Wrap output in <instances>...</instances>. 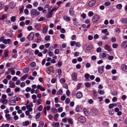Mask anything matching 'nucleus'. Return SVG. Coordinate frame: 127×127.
I'll list each match as a JSON object with an SVG mask.
<instances>
[{
	"instance_id": "obj_15",
	"label": "nucleus",
	"mask_w": 127,
	"mask_h": 127,
	"mask_svg": "<svg viewBox=\"0 0 127 127\" xmlns=\"http://www.w3.org/2000/svg\"><path fill=\"white\" fill-rule=\"evenodd\" d=\"M9 103L10 105H14L16 104V102L14 100H10L9 101Z\"/></svg>"
},
{
	"instance_id": "obj_45",
	"label": "nucleus",
	"mask_w": 127,
	"mask_h": 127,
	"mask_svg": "<svg viewBox=\"0 0 127 127\" xmlns=\"http://www.w3.org/2000/svg\"><path fill=\"white\" fill-rule=\"evenodd\" d=\"M60 51L58 49H56L54 51V53L56 54H58L59 53Z\"/></svg>"
},
{
	"instance_id": "obj_35",
	"label": "nucleus",
	"mask_w": 127,
	"mask_h": 127,
	"mask_svg": "<svg viewBox=\"0 0 127 127\" xmlns=\"http://www.w3.org/2000/svg\"><path fill=\"white\" fill-rule=\"evenodd\" d=\"M52 15V12L50 11L47 15V16L48 18H51Z\"/></svg>"
},
{
	"instance_id": "obj_16",
	"label": "nucleus",
	"mask_w": 127,
	"mask_h": 127,
	"mask_svg": "<svg viewBox=\"0 0 127 127\" xmlns=\"http://www.w3.org/2000/svg\"><path fill=\"white\" fill-rule=\"evenodd\" d=\"M10 86L9 87L11 88H14L15 87V85L14 82L12 81H10L9 83Z\"/></svg>"
},
{
	"instance_id": "obj_19",
	"label": "nucleus",
	"mask_w": 127,
	"mask_h": 127,
	"mask_svg": "<svg viewBox=\"0 0 127 127\" xmlns=\"http://www.w3.org/2000/svg\"><path fill=\"white\" fill-rule=\"evenodd\" d=\"M69 14L70 15L72 16H73L74 15V12L73 8H71L69 10Z\"/></svg>"
},
{
	"instance_id": "obj_62",
	"label": "nucleus",
	"mask_w": 127,
	"mask_h": 127,
	"mask_svg": "<svg viewBox=\"0 0 127 127\" xmlns=\"http://www.w3.org/2000/svg\"><path fill=\"white\" fill-rule=\"evenodd\" d=\"M26 8H32V6L30 4H28L26 6Z\"/></svg>"
},
{
	"instance_id": "obj_63",
	"label": "nucleus",
	"mask_w": 127,
	"mask_h": 127,
	"mask_svg": "<svg viewBox=\"0 0 127 127\" xmlns=\"http://www.w3.org/2000/svg\"><path fill=\"white\" fill-rule=\"evenodd\" d=\"M42 100L41 99H38L37 102L36 103V104L37 105H39L41 104V101Z\"/></svg>"
},
{
	"instance_id": "obj_38",
	"label": "nucleus",
	"mask_w": 127,
	"mask_h": 127,
	"mask_svg": "<svg viewBox=\"0 0 127 127\" xmlns=\"http://www.w3.org/2000/svg\"><path fill=\"white\" fill-rule=\"evenodd\" d=\"M101 57L102 58H104L106 56V54L105 53H103L101 54Z\"/></svg>"
},
{
	"instance_id": "obj_24",
	"label": "nucleus",
	"mask_w": 127,
	"mask_h": 127,
	"mask_svg": "<svg viewBox=\"0 0 127 127\" xmlns=\"http://www.w3.org/2000/svg\"><path fill=\"white\" fill-rule=\"evenodd\" d=\"M81 110V108L79 105H77L76 107L75 110L76 112H79Z\"/></svg>"
},
{
	"instance_id": "obj_55",
	"label": "nucleus",
	"mask_w": 127,
	"mask_h": 127,
	"mask_svg": "<svg viewBox=\"0 0 127 127\" xmlns=\"http://www.w3.org/2000/svg\"><path fill=\"white\" fill-rule=\"evenodd\" d=\"M70 101V100L69 98H67L65 100V102L66 103L68 104Z\"/></svg>"
},
{
	"instance_id": "obj_32",
	"label": "nucleus",
	"mask_w": 127,
	"mask_h": 127,
	"mask_svg": "<svg viewBox=\"0 0 127 127\" xmlns=\"http://www.w3.org/2000/svg\"><path fill=\"white\" fill-rule=\"evenodd\" d=\"M10 20L11 22H14L16 20V17L15 16H13L12 17L10 18Z\"/></svg>"
},
{
	"instance_id": "obj_43",
	"label": "nucleus",
	"mask_w": 127,
	"mask_h": 127,
	"mask_svg": "<svg viewBox=\"0 0 127 127\" xmlns=\"http://www.w3.org/2000/svg\"><path fill=\"white\" fill-rule=\"evenodd\" d=\"M48 55L50 57H52L54 55V54L51 51H49L48 52Z\"/></svg>"
},
{
	"instance_id": "obj_7",
	"label": "nucleus",
	"mask_w": 127,
	"mask_h": 127,
	"mask_svg": "<svg viewBox=\"0 0 127 127\" xmlns=\"http://www.w3.org/2000/svg\"><path fill=\"white\" fill-rule=\"evenodd\" d=\"M33 104L32 103H30L29 104L26 106L27 108L29 111L31 112L32 110V107H33Z\"/></svg>"
},
{
	"instance_id": "obj_20",
	"label": "nucleus",
	"mask_w": 127,
	"mask_h": 127,
	"mask_svg": "<svg viewBox=\"0 0 127 127\" xmlns=\"http://www.w3.org/2000/svg\"><path fill=\"white\" fill-rule=\"evenodd\" d=\"M76 95L78 98H81L82 96V94L80 92H78L77 93Z\"/></svg>"
},
{
	"instance_id": "obj_46",
	"label": "nucleus",
	"mask_w": 127,
	"mask_h": 127,
	"mask_svg": "<svg viewBox=\"0 0 127 127\" xmlns=\"http://www.w3.org/2000/svg\"><path fill=\"white\" fill-rule=\"evenodd\" d=\"M63 95L61 97V99L62 101H64V100L66 96L65 95Z\"/></svg>"
},
{
	"instance_id": "obj_39",
	"label": "nucleus",
	"mask_w": 127,
	"mask_h": 127,
	"mask_svg": "<svg viewBox=\"0 0 127 127\" xmlns=\"http://www.w3.org/2000/svg\"><path fill=\"white\" fill-rule=\"evenodd\" d=\"M114 112L113 110H110L109 111V113L110 115H112L113 114Z\"/></svg>"
},
{
	"instance_id": "obj_22",
	"label": "nucleus",
	"mask_w": 127,
	"mask_h": 127,
	"mask_svg": "<svg viewBox=\"0 0 127 127\" xmlns=\"http://www.w3.org/2000/svg\"><path fill=\"white\" fill-rule=\"evenodd\" d=\"M63 18L65 20L67 21H69L70 20V19L69 17L67 16H64V17Z\"/></svg>"
},
{
	"instance_id": "obj_13",
	"label": "nucleus",
	"mask_w": 127,
	"mask_h": 127,
	"mask_svg": "<svg viewBox=\"0 0 127 127\" xmlns=\"http://www.w3.org/2000/svg\"><path fill=\"white\" fill-rule=\"evenodd\" d=\"M104 68V66H102L98 68V72L100 74H102L103 72V69Z\"/></svg>"
},
{
	"instance_id": "obj_34",
	"label": "nucleus",
	"mask_w": 127,
	"mask_h": 127,
	"mask_svg": "<svg viewBox=\"0 0 127 127\" xmlns=\"http://www.w3.org/2000/svg\"><path fill=\"white\" fill-rule=\"evenodd\" d=\"M98 92L99 94L101 95L105 93L104 91L101 90H98Z\"/></svg>"
},
{
	"instance_id": "obj_25",
	"label": "nucleus",
	"mask_w": 127,
	"mask_h": 127,
	"mask_svg": "<svg viewBox=\"0 0 127 127\" xmlns=\"http://www.w3.org/2000/svg\"><path fill=\"white\" fill-rule=\"evenodd\" d=\"M51 111L54 113H55L57 112V109L55 108H52L51 109Z\"/></svg>"
},
{
	"instance_id": "obj_41",
	"label": "nucleus",
	"mask_w": 127,
	"mask_h": 127,
	"mask_svg": "<svg viewBox=\"0 0 127 127\" xmlns=\"http://www.w3.org/2000/svg\"><path fill=\"white\" fill-rule=\"evenodd\" d=\"M45 18L44 17H41L38 20V21H41L45 20Z\"/></svg>"
},
{
	"instance_id": "obj_49",
	"label": "nucleus",
	"mask_w": 127,
	"mask_h": 127,
	"mask_svg": "<svg viewBox=\"0 0 127 127\" xmlns=\"http://www.w3.org/2000/svg\"><path fill=\"white\" fill-rule=\"evenodd\" d=\"M50 106L48 105L46 107H45V108H44V109H46V110H50Z\"/></svg>"
},
{
	"instance_id": "obj_18",
	"label": "nucleus",
	"mask_w": 127,
	"mask_h": 127,
	"mask_svg": "<svg viewBox=\"0 0 127 127\" xmlns=\"http://www.w3.org/2000/svg\"><path fill=\"white\" fill-rule=\"evenodd\" d=\"M28 76V75L27 74H26L25 75H24L21 78V81H23L25 80L26 78Z\"/></svg>"
},
{
	"instance_id": "obj_29",
	"label": "nucleus",
	"mask_w": 127,
	"mask_h": 127,
	"mask_svg": "<svg viewBox=\"0 0 127 127\" xmlns=\"http://www.w3.org/2000/svg\"><path fill=\"white\" fill-rule=\"evenodd\" d=\"M48 28V27H47V28L45 27L43 29L42 32L43 33H46L47 31Z\"/></svg>"
},
{
	"instance_id": "obj_12",
	"label": "nucleus",
	"mask_w": 127,
	"mask_h": 127,
	"mask_svg": "<svg viewBox=\"0 0 127 127\" xmlns=\"http://www.w3.org/2000/svg\"><path fill=\"white\" fill-rule=\"evenodd\" d=\"M121 46L124 48H127V41H125L123 42Z\"/></svg>"
},
{
	"instance_id": "obj_53",
	"label": "nucleus",
	"mask_w": 127,
	"mask_h": 127,
	"mask_svg": "<svg viewBox=\"0 0 127 127\" xmlns=\"http://www.w3.org/2000/svg\"><path fill=\"white\" fill-rule=\"evenodd\" d=\"M67 118H64L62 119V121L64 123H66L67 122Z\"/></svg>"
},
{
	"instance_id": "obj_50",
	"label": "nucleus",
	"mask_w": 127,
	"mask_h": 127,
	"mask_svg": "<svg viewBox=\"0 0 127 127\" xmlns=\"http://www.w3.org/2000/svg\"><path fill=\"white\" fill-rule=\"evenodd\" d=\"M59 116V115L58 114H56L54 115V120L56 121L57 120V118Z\"/></svg>"
},
{
	"instance_id": "obj_3",
	"label": "nucleus",
	"mask_w": 127,
	"mask_h": 127,
	"mask_svg": "<svg viewBox=\"0 0 127 127\" xmlns=\"http://www.w3.org/2000/svg\"><path fill=\"white\" fill-rule=\"evenodd\" d=\"M34 33L33 32L30 33L27 36L28 39L30 40H32L34 39Z\"/></svg>"
},
{
	"instance_id": "obj_10",
	"label": "nucleus",
	"mask_w": 127,
	"mask_h": 127,
	"mask_svg": "<svg viewBox=\"0 0 127 127\" xmlns=\"http://www.w3.org/2000/svg\"><path fill=\"white\" fill-rule=\"evenodd\" d=\"M105 49L107 51L110 52L112 51L111 47L109 45L107 44H106L104 47Z\"/></svg>"
},
{
	"instance_id": "obj_6",
	"label": "nucleus",
	"mask_w": 127,
	"mask_h": 127,
	"mask_svg": "<svg viewBox=\"0 0 127 127\" xmlns=\"http://www.w3.org/2000/svg\"><path fill=\"white\" fill-rule=\"evenodd\" d=\"M34 26L35 28L37 30L40 31H41L42 29L41 28V26L40 24L35 23L34 24Z\"/></svg>"
},
{
	"instance_id": "obj_14",
	"label": "nucleus",
	"mask_w": 127,
	"mask_h": 127,
	"mask_svg": "<svg viewBox=\"0 0 127 127\" xmlns=\"http://www.w3.org/2000/svg\"><path fill=\"white\" fill-rule=\"evenodd\" d=\"M91 112L92 113V115L93 116L96 115L98 113V111L96 109H93Z\"/></svg>"
},
{
	"instance_id": "obj_4",
	"label": "nucleus",
	"mask_w": 127,
	"mask_h": 127,
	"mask_svg": "<svg viewBox=\"0 0 127 127\" xmlns=\"http://www.w3.org/2000/svg\"><path fill=\"white\" fill-rule=\"evenodd\" d=\"M99 18L100 17L98 15H95L93 17L92 21L94 22H96L98 21Z\"/></svg>"
},
{
	"instance_id": "obj_37",
	"label": "nucleus",
	"mask_w": 127,
	"mask_h": 127,
	"mask_svg": "<svg viewBox=\"0 0 127 127\" xmlns=\"http://www.w3.org/2000/svg\"><path fill=\"white\" fill-rule=\"evenodd\" d=\"M43 106L42 105H40L38 108L37 110L39 111H41L43 109Z\"/></svg>"
},
{
	"instance_id": "obj_21",
	"label": "nucleus",
	"mask_w": 127,
	"mask_h": 127,
	"mask_svg": "<svg viewBox=\"0 0 127 127\" xmlns=\"http://www.w3.org/2000/svg\"><path fill=\"white\" fill-rule=\"evenodd\" d=\"M121 22L122 23H127V18H122L121 20Z\"/></svg>"
},
{
	"instance_id": "obj_11",
	"label": "nucleus",
	"mask_w": 127,
	"mask_h": 127,
	"mask_svg": "<svg viewBox=\"0 0 127 127\" xmlns=\"http://www.w3.org/2000/svg\"><path fill=\"white\" fill-rule=\"evenodd\" d=\"M121 67L123 71L125 72H127V66L126 65L124 64H122Z\"/></svg>"
},
{
	"instance_id": "obj_56",
	"label": "nucleus",
	"mask_w": 127,
	"mask_h": 127,
	"mask_svg": "<svg viewBox=\"0 0 127 127\" xmlns=\"http://www.w3.org/2000/svg\"><path fill=\"white\" fill-rule=\"evenodd\" d=\"M5 117L6 118H8L7 119V120L9 121L11 119V118L9 117L10 116V115L9 114H6L5 115Z\"/></svg>"
},
{
	"instance_id": "obj_57",
	"label": "nucleus",
	"mask_w": 127,
	"mask_h": 127,
	"mask_svg": "<svg viewBox=\"0 0 127 127\" xmlns=\"http://www.w3.org/2000/svg\"><path fill=\"white\" fill-rule=\"evenodd\" d=\"M40 116V113H39L37 114L36 115V119H38Z\"/></svg>"
},
{
	"instance_id": "obj_64",
	"label": "nucleus",
	"mask_w": 127,
	"mask_h": 127,
	"mask_svg": "<svg viewBox=\"0 0 127 127\" xmlns=\"http://www.w3.org/2000/svg\"><path fill=\"white\" fill-rule=\"evenodd\" d=\"M39 125L40 127H42L44 125V122L43 121H41L40 122Z\"/></svg>"
},
{
	"instance_id": "obj_40",
	"label": "nucleus",
	"mask_w": 127,
	"mask_h": 127,
	"mask_svg": "<svg viewBox=\"0 0 127 127\" xmlns=\"http://www.w3.org/2000/svg\"><path fill=\"white\" fill-rule=\"evenodd\" d=\"M60 81L61 83H64L65 82V79L64 78H62L60 79Z\"/></svg>"
},
{
	"instance_id": "obj_61",
	"label": "nucleus",
	"mask_w": 127,
	"mask_h": 127,
	"mask_svg": "<svg viewBox=\"0 0 127 127\" xmlns=\"http://www.w3.org/2000/svg\"><path fill=\"white\" fill-rule=\"evenodd\" d=\"M31 89V88L29 87H28L25 90L27 92H29L30 91Z\"/></svg>"
},
{
	"instance_id": "obj_36",
	"label": "nucleus",
	"mask_w": 127,
	"mask_h": 127,
	"mask_svg": "<svg viewBox=\"0 0 127 127\" xmlns=\"http://www.w3.org/2000/svg\"><path fill=\"white\" fill-rule=\"evenodd\" d=\"M83 111L84 113L86 115H88L89 114L87 109L86 108H84Z\"/></svg>"
},
{
	"instance_id": "obj_44",
	"label": "nucleus",
	"mask_w": 127,
	"mask_h": 127,
	"mask_svg": "<svg viewBox=\"0 0 127 127\" xmlns=\"http://www.w3.org/2000/svg\"><path fill=\"white\" fill-rule=\"evenodd\" d=\"M50 36L49 35H47L45 37V39L46 41H48L50 39Z\"/></svg>"
},
{
	"instance_id": "obj_2",
	"label": "nucleus",
	"mask_w": 127,
	"mask_h": 127,
	"mask_svg": "<svg viewBox=\"0 0 127 127\" xmlns=\"http://www.w3.org/2000/svg\"><path fill=\"white\" fill-rule=\"evenodd\" d=\"M78 121L81 123H84L86 121V118L84 116H81L78 117Z\"/></svg>"
},
{
	"instance_id": "obj_58",
	"label": "nucleus",
	"mask_w": 127,
	"mask_h": 127,
	"mask_svg": "<svg viewBox=\"0 0 127 127\" xmlns=\"http://www.w3.org/2000/svg\"><path fill=\"white\" fill-rule=\"evenodd\" d=\"M7 98L6 95L4 94H2V95L1 98L3 99H5Z\"/></svg>"
},
{
	"instance_id": "obj_54",
	"label": "nucleus",
	"mask_w": 127,
	"mask_h": 127,
	"mask_svg": "<svg viewBox=\"0 0 127 127\" xmlns=\"http://www.w3.org/2000/svg\"><path fill=\"white\" fill-rule=\"evenodd\" d=\"M68 123L71 124L73 123L72 120L70 119H68Z\"/></svg>"
},
{
	"instance_id": "obj_27",
	"label": "nucleus",
	"mask_w": 127,
	"mask_h": 127,
	"mask_svg": "<svg viewBox=\"0 0 127 127\" xmlns=\"http://www.w3.org/2000/svg\"><path fill=\"white\" fill-rule=\"evenodd\" d=\"M8 52L9 51L8 50H5L4 51V54L5 57H6L8 56Z\"/></svg>"
},
{
	"instance_id": "obj_48",
	"label": "nucleus",
	"mask_w": 127,
	"mask_h": 127,
	"mask_svg": "<svg viewBox=\"0 0 127 127\" xmlns=\"http://www.w3.org/2000/svg\"><path fill=\"white\" fill-rule=\"evenodd\" d=\"M20 98L19 97L15 96L14 98V100L16 102V101H17Z\"/></svg>"
},
{
	"instance_id": "obj_8",
	"label": "nucleus",
	"mask_w": 127,
	"mask_h": 127,
	"mask_svg": "<svg viewBox=\"0 0 127 127\" xmlns=\"http://www.w3.org/2000/svg\"><path fill=\"white\" fill-rule=\"evenodd\" d=\"M95 0H92L90 1L88 4V6L90 7H91L95 4Z\"/></svg>"
},
{
	"instance_id": "obj_47",
	"label": "nucleus",
	"mask_w": 127,
	"mask_h": 127,
	"mask_svg": "<svg viewBox=\"0 0 127 127\" xmlns=\"http://www.w3.org/2000/svg\"><path fill=\"white\" fill-rule=\"evenodd\" d=\"M76 43V42L75 41H72L70 42V45L71 46H73L74 45L75 43Z\"/></svg>"
},
{
	"instance_id": "obj_59",
	"label": "nucleus",
	"mask_w": 127,
	"mask_h": 127,
	"mask_svg": "<svg viewBox=\"0 0 127 127\" xmlns=\"http://www.w3.org/2000/svg\"><path fill=\"white\" fill-rule=\"evenodd\" d=\"M111 68V66L109 65H107L106 66V67H105L106 69L107 70L109 69H110Z\"/></svg>"
},
{
	"instance_id": "obj_31",
	"label": "nucleus",
	"mask_w": 127,
	"mask_h": 127,
	"mask_svg": "<svg viewBox=\"0 0 127 127\" xmlns=\"http://www.w3.org/2000/svg\"><path fill=\"white\" fill-rule=\"evenodd\" d=\"M85 78L86 79L85 80L86 81H87V79H88L90 77V75L89 74L86 73L85 74Z\"/></svg>"
},
{
	"instance_id": "obj_26",
	"label": "nucleus",
	"mask_w": 127,
	"mask_h": 127,
	"mask_svg": "<svg viewBox=\"0 0 127 127\" xmlns=\"http://www.w3.org/2000/svg\"><path fill=\"white\" fill-rule=\"evenodd\" d=\"M1 102L2 104H5L7 103L8 100L6 99H3L2 100Z\"/></svg>"
},
{
	"instance_id": "obj_5",
	"label": "nucleus",
	"mask_w": 127,
	"mask_h": 127,
	"mask_svg": "<svg viewBox=\"0 0 127 127\" xmlns=\"http://www.w3.org/2000/svg\"><path fill=\"white\" fill-rule=\"evenodd\" d=\"M3 43L5 44H8L9 45L11 44L12 43V41L11 39H5L3 40Z\"/></svg>"
},
{
	"instance_id": "obj_17",
	"label": "nucleus",
	"mask_w": 127,
	"mask_h": 127,
	"mask_svg": "<svg viewBox=\"0 0 127 127\" xmlns=\"http://www.w3.org/2000/svg\"><path fill=\"white\" fill-rule=\"evenodd\" d=\"M101 32L102 33H105L106 35H108L109 34V33L107 31V30L106 29L102 30Z\"/></svg>"
},
{
	"instance_id": "obj_30",
	"label": "nucleus",
	"mask_w": 127,
	"mask_h": 127,
	"mask_svg": "<svg viewBox=\"0 0 127 127\" xmlns=\"http://www.w3.org/2000/svg\"><path fill=\"white\" fill-rule=\"evenodd\" d=\"M7 17V16L6 15H4L2 16L0 18V20H2L4 19Z\"/></svg>"
},
{
	"instance_id": "obj_1",
	"label": "nucleus",
	"mask_w": 127,
	"mask_h": 127,
	"mask_svg": "<svg viewBox=\"0 0 127 127\" xmlns=\"http://www.w3.org/2000/svg\"><path fill=\"white\" fill-rule=\"evenodd\" d=\"M30 12L31 16L33 18H34L36 16H38L40 14L39 12L34 9H32L31 10Z\"/></svg>"
},
{
	"instance_id": "obj_42",
	"label": "nucleus",
	"mask_w": 127,
	"mask_h": 127,
	"mask_svg": "<svg viewBox=\"0 0 127 127\" xmlns=\"http://www.w3.org/2000/svg\"><path fill=\"white\" fill-rule=\"evenodd\" d=\"M102 125L104 126H106L108 125V123L107 122H103L102 123Z\"/></svg>"
},
{
	"instance_id": "obj_33",
	"label": "nucleus",
	"mask_w": 127,
	"mask_h": 127,
	"mask_svg": "<svg viewBox=\"0 0 127 127\" xmlns=\"http://www.w3.org/2000/svg\"><path fill=\"white\" fill-rule=\"evenodd\" d=\"M122 7V5L121 4H118L117 5L116 8L117 9H121Z\"/></svg>"
},
{
	"instance_id": "obj_52",
	"label": "nucleus",
	"mask_w": 127,
	"mask_h": 127,
	"mask_svg": "<svg viewBox=\"0 0 127 127\" xmlns=\"http://www.w3.org/2000/svg\"><path fill=\"white\" fill-rule=\"evenodd\" d=\"M36 64L34 62H32L30 64V66L32 67H33Z\"/></svg>"
},
{
	"instance_id": "obj_51",
	"label": "nucleus",
	"mask_w": 127,
	"mask_h": 127,
	"mask_svg": "<svg viewBox=\"0 0 127 127\" xmlns=\"http://www.w3.org/2000/svg\"><path fill=\"white\" fill-rule=\"evenodd\" d=\"M32 27L31 26H29L27 28V29L29 31H31L32 30Z\"/></svg>"
},
{
	"instance_id": "obj_9",
	"label": "nucleus",
	"mask_w": 127,
	"mask_h": 127,
	"mask_svg": "<svg viewBox=\"0 0 127 127\" xmlns=\"http://www.w3.org/2000/svg\"><path fill=\"white\" fill-rule=\"evenodd\" d=\"M72 79L74 81H76L77 80V73L75 72L72 73Z\"/></svg>"
},
{
	"instance_id": "obj_28",
	"label": "nucleus",
	"mask_w": 127,
	"mask_h": 127,
	"mask_svg": "<svg viewBox=\"0 0 127 127\" xmlns=\"http://www.w3.org/2000/svg\"><path fill=\"white\" fill-rule=\"evenodd\" d=\"M9 5L11 6V8H13L15 6V4L14 3L12 2H11L10 4Z\"/></svg>"
},
{
	"instance_id": "obj_23",
	"label": "nucleus",
	"mask_w": 127,
	"mask_h": 127,
	"mask_svg": "<svg viewBox=\"0 0 127 127\" xmlns=\"http://www.w3.org/2000/svg\"><path fill=\"white\" fill-rule=\"evenodd\" d=\"M29 121H27L26 122H24L23 123V126H27L29 125Z\"/></svg>"
},
{
	"instance_id": "obj_60",
	"label": "nucleus",
	"mask_w": 127,
	"mask_h": 127,
	"mask_svg": "<svg viewBox=\"0 0 127 127\" xmlns=\"http://www.w3.org/2000/svg\"><path fill=\"white\" fill-rule=\"evenodd\" d=\"M85 85L87 87H88L90 86L91 84L89 83H85Z\"/></svg>"
}]
</instances>
